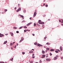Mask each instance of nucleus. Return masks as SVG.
<instances>
[{"label": "nucleus", "mask_w": 63, "mask_h": 63, "mask_svg": "<svg viewBox=\"0 0 63 63\" xmlns=\"http://www.w3.org/2000/svg\"><path fill=\"white\" fill-rule=\"evenodd\" d=\"M26 31H28V30H27Z\"/></svg>", "instance_id": "0e129e2a"}, {"label": "nucleus", "mask_w": 63, "mask_h": 63, "mask_svg": "<svg viewBox=\"0 0 63 63\" xmlns=\"http://www.w3.org/2000/svg\"><path fill=\"white\" fill-rule=\"evenodd\" d=\"M56 57H58V55H56Z\"/></svg>", "instance_id": "a19ab883"}, {"label": "nucleus", "mask_w": 63, "mask_h": 63, "mask_svg": "<svg viewBox=\"0 0 63 63\" xmlns=\"http://www.w3.org/2000/svg\"><path fill=\"white\" fill-rule=\"evenodd\" d=\"M11 61H13V59H11Z\"/></svg>", "instance_id": "13d9d810"}, {"label": "nucleus", "mask_w": 63, "mask_h": 63, "mask_svg": "<svg viewBox=\"0 0 63 63\" xmlns=\"http://www.w3.org/2000/svg\"><path fill=\"white\" fill-rule=\"evenodd\" d=\"M18 10L20 11H21V8H19L18 9Z\"/></svg>", "instance_id": "aec40b11"}, {"label": "nucleus", "mask_w": 63, "mask_h": 63, "mask_svg": "<svg viewBox=\"0 0 63 63\" xmlns=\"http://www.w3.org/2000/svg\"><path fill=\"white\" fill-rule=\"evenodd\" d=\"M30 20H31V17H30Z\"/></svg>", "instance_id": "603ef678"}, {"label": "nucleus", "mask_w": 63, "mask_h": 63, "mask_svg": "<svg viewBox=\"0 0 63 63\" xmlns=\"http://www.w3.org/2000/svg\"><path fill=\"white\" fill-rule=\"evenodd\" d=\"M18 6H19V4H18Z\"/></svg>", "instance_id": "680f3d73"}, {"label": "nucleus", "mask_w": 63, "mask_h": 63, "mask_svg": "<svg viewBox=\"0 0 63 63\" xmlns=\"http://www.w3.org/2000/svg\"><path fill=\"white\" fill-rule=\"evenodd\" d=\"M4 35L3 34L0 33V37H4Z\"/></svg>", "instance_id": "7ed1b4c3"}, {"label": "nucleus", "mask_w": 63, "mask_h": 63, "mask_svg": "<svg viewBox=\"0 0 63 63\" xmlns=\"http://www.w3.org/2000/svg\"><path fill=\"white\" fill-rule=\"evenodd\" d=\"M24 20H23V21H22V22H24Z\"/></svg>", "instance_id": "864d4df0"}, {"label": "nucleus", "mask_w": 63, "mask_h": 63, "mask_svg": "<svg viewBox=\"0 0 63 63\" xmlns=\"http://www.w3.org/2000/svg\"><path fill=\"white\" fill-rule=\"evenodd\" d=\"M16 33H19V32H18V31H16Z\"/></svg>", "instance_id": "2f4dec72"}, {"label": "nucleus", "mask_w": 63, "mask_h": 63, "mask_svg": "<svg viewBox=\"0 0 63 63\" xmlns=\"http://www.w3.org/2000/svg\"><path fill=\"white\" fill-rule=\"evenodd\" d=\"M4 63V62H2L1 63Z\"/></svg>", "instance_id": "338daca9"}, {"label": "nucleus", "mask_w": 63, "mask_h": 63, "mask_svg": "<svg viewBox=\"0 0 63 63\" xmlns=\"http://www.w3.org/2000/svg\"><path fill=\"white\" fill-rule=\"evenodd\" d=\"M7 9H5L4 10V12H7Z\"/></svg>", "instance_id": "cd10ccee"}, {"label": "nucleus", "mask_w": 63, "mask_h": 63, "mask_svg": "<svg viewBox=\"0 0 63 63\" xmlns=\"http://www.w3.org/2000/svg\"><path fill=\"white\" fill-rule=\"evenodd\" d=\"M27 28V27H26V26H24V28Z\"/></svg>", "instance_id": "4be33fe9"}, {"label": "nucleus", "mask_w": 63, "mask_h": 63, "mask_svg": "<svg viewBox=\"0 0 63 63\" xmlns=\"http://www.w3.org/2000/svg\"><path fill=\"white\" fill-rule=\"evenodd\" d=\"M19 16H21V17H22V18H23V17H24V16H23L21 15H19Z\"/></svg>", "instance_id": "9b49d317"}, {"label": "nucleus", "mask_w": 63, "mask_h": 63, "mask_svg": "<svg viewBox=\"0 0 63 63\" xmlns=\"http://www.w3.org/2000/svg\"><path fill=\"white\" fill-rule=\"evenodd\" d=\"M32 22L29 23L28 24H27V26H29V25H30V24H32Z\"/></svg>", "instance_id": "39448f33"}, {"label": "nucleus", "mask_w": 63, "mask_h": 63, "mask_svg": "<svg viewBox=\"0 0 63 63\" xmlns=\"http://www.w3.org/2000/svg\"><path fill=\"white\" fill-rule=\"evenodd\" d=\"M13 45V43H11L10 44V46H12V45Z\"/></svg>", "instance_id": "c9c22d12"}, {"label": "nucleus", "mask_w": 63, "mask_h": 63, "mask_svg": "<svg viewBox=\"0 0 63 63\" xmlns=\"http://www.w3.org/2000/svg\"><path fill=\"white\" fill-rule=\"evenodd\" d=\"M41 20H39L38 21V23L39 24H40L41 22H41Z\"/></svg>", "instance_id": "2eb2a0df"}, {"label": "nucleus", "mask_w": 63, "mask_h": 63, "mask_svg": "<svg viewBox=\"0 0 63 63\" xmlns=\"http://www.w3.org/2000/svg\"><path fill=\"white\" fill-rule=\"evenodd\" d=\"M37 46H38V47H43V45L40 44H39L38 43H37Z\"/></svg>", "instance_id": "f03ea898"}, {"label": "nucleus", "mask_w": 63, "mask_h": 63, "mask_svg": "<svg viewBox=\"0 0 63 63\" xmlns=\"http://www.w3.org/2000/svg\"><path fill=\"white\" fill-rule=\"evenodd\" d=\"M15 10H16V7H15Z\"/></svg>", "instance_id": "09e8293b"}, {"label": "nucleus", "mask_w": 63, "mask_h": 63, "mask_svg": "<svg viewBox=\"0 0 63 63\" xmlns=\"http://www.w3.org/2000/svg\"><path fill=\"white\" fill-rule=\"evenodd\" d=\"M62 22H63V20H62Z\"/></svg>", "instance_id": "774afa93"}, {"label": "nucleus", "mask_w": 63, "mask_h": 63, "mask_svg": "<svg viewBox=\"0 0 63 63\" xmlns=\"http://www.w3.org/2000/svg\"><path fill=\"white\" fill-rule=\"evenodd\" d=\"M57 58H57L56 57H55L54 59V60H56L57 59Z\"/></svg>", "instance_id": "6e6552de"}, {"label": "nucleus", "mask_w": 63, "mask_h": 63, "mask_svg": "<svg viewBox=\"0 0 63 63\" xmlns=\"http://www.w3.org/2000/svg\"><path fill=\"white\" fill-rule=\"evenodd\" d=\"M45 23L44 22H41L40 23V24H44Z\"/></svg>", "instance_id": "9d476101"}, {"label": "nucleus", "mask_w": 63, "mask_h": 63, "mask_svg": "<svg viewBox=\"0 0 63 63\" xmlns=\"http://www.w3.org/2000/svg\"><path fill=\"white\" fill-rule=\"evenodd\" d=\"M23 28V26L19 28V29H21V28Z\"/></svg>", "instance_id": "f3484780"}, {"label": "nucleus", "mask_w": 63, "mask_h": 63, "mask_svg": "<svg viewBox=\"0 0 63 63\" xmlns=\"http://www.w3.org/2000/svg\"><path fill=\"white\" fill-rule=\"evenodd\" d=\"M24 40V38H23V39H21V40L22 41H23Z\"/></svg>", "instance_id": "bb28decb"}, {"label": "nucleus", "mask_w": 63, "mask_h": 63, "mask_svg": "<svg viewBox=\"0 0 63 63\" xmlns=\"http://www.w3.org/2000/svg\"><path fill=\"white\" fill-rule=\"evenodd\" d=\"M45 6L46 7H48V5H47V4H46Z\"/></svg>", "instance_id": "393cba45"}, {"label": "nucleus", "mask_w": 63, "mask_h": 63, "mask_svg": "<svg viewBox=\"0 0 63 63\" xmlns=\"http://www.w3.org/2000/svg\"><path fill=\"white\" fill-rule=\"evenodd\" d=\"M34 55H35L34 54H33L32 55V56H34Z\"/></svg>", "instance_id": "49530a36"}, {"label": "nucleus", "mask_w": 63, "mask_h": 63, "mask_svg": "<svg viewBox=\"0 0 63 63\" xmlns=\"http://www.w3.org/2000/svg\"><path fill=\"white\" fill-rule=\"evenodd\" d=\"M55 52L56 53H58V51H55Z\"/></svg>", "instance_id": "b1692460"}, {"label": "nucleus", "mask_w": 63, "mask_h": 63, "mask_svg": "<svg viewBox=\"0 0 63 63\" xmlns=\"http://www.w3.org/2000/svg\"><path fill=\"white\" fill-rule=\"evenodd\" d=\"M33 51H31V53H33Z\"/></svg>", "instance_id": "de8ad7c7"}, {"label": "nucleus", "mask_w": 63, "mask_h": 63, "mask_svg": "<svg viewBox=\"0 0 63 63\" xmlns=\"http://www.w3.org/2000/svg\"><path fill=\"white\" fill-rule=\"evenodd\" d=\"M50 51H54V49H51L50 50Z\"/></svg>", "instance_id": "ddd939ff"}, {"label": "nucleus", "mask_w": 63, "mask_h": 63, "mask_svg": "<svg viewBox=\"0 0 63 63\" xmlns=\"http://www.w3.org/2000/svg\"><path fill=\"white\" fill-rule=\"evenodd\" d=\"M15 43V42H14L13 43V44H14Z\"/></svg>", "instance_id": "5fc2aeb1"}, {"label": "nucleus", "mask_w": 63, "mask_h": 63, "mask_svg": "<svg viewBox=\"0 0 63 63\" xmlns=\"http://www.w3.org/2000/svg\"><path fill=\"white\" fill-rule=\"evenodd\" d=\"M58 50V49H56V50Z\"/></svg>", "instance_id": "69168bd1"}, {"label": "nucleus", "mask_w": 63, "mask_h": 63, "mask_svg": "<svg viewBox=\"0 0 63 63\" xmlns=\"http://www.w3.org/2000/svg\"><path fill=\"white\" fill-rule=\"evenodd\" d=\"M37 42H35L34 43V44L35 45H36V46H37Z\"/></svg>", "instance_id": "a211bd4d"}, {"label": "nucleus", "mask_w": 63, "mask_h": 63, "mask_svg": "<svg viewBox=\"0 0 63 63\" xmlns=\"http://www.w3.org/2000/svg\"><path fill=\"white\" fill-rule=\"evenodd\" d=\"M5 35H6V36H7V35H8V34H5Z\"/></svg>", "instance_id": "a18cd8bd"}, {"label": "nucleus", "mask_w": 63, "mask_h": 63, "mask_svg": "<svg viewBox=\"0 0 63 63\" xmlns=\"http://www.w3.org/2000/svg\"><path fill=\"white\" fill-rule=\"evenodd\" d=\"M41 62H42V61H41V60H40L39 61V63H41Z\"/></svg>", "instance_id": "f704fd0d"}, {"label": "nucleus", "mask_w": 63, "mask_h": 63, "mask_svg": "<svg viewBox=\"0 0 63 63\" xmlns=\"http://www.w3.org/2000/svg\"><path fill=\"white\" fill-rule=\"evenodd\" d=\"M58 51H60V50L59 49H58Z\"/></svg>", "instance_id": "e2e57ef3"}, {"label": "nucleus", "mask_w": 63, "mask_h": 63, "mask_svg": "<svg viewBox=\"0 0 63 63\" xmlns=\"http://www.w3.org/2000/svg\"><path fill=\"white\" fill-rule=\"evenodd\" d=\"M36 15H37V13H36V12H34V15H33V17H35V16H36Z\"/></svg>", "instance_id": "f257e3e1"}, {"label": "nucleus", "mask_w": 63, "mask_h": 63, "mask_svg": "<svg viewBox=\"0 0 63 63\" xmlns=\"http://www.w3.org/2000/svg\"><path fill=\"white\" fill-rule=\"evenodd\" d=\"M32 35L33 36H35V34H34L32 33Z\"/></svg>", "instance_id": "79ce46f5"}, {"label": "nucleus", "mask_w": 63, "mask_h": 63, "mask_svg": "<svg viewBox=\"0 0 63 63\" xmlns=\"http://www.w3.org/2000/svg\"><path fill=\"white\" fill-rule=\"evenodd\" d=\"M46 56V55H42V57H41V58H44V57H45Z\"/></svg>", "instance_id": "20e7f679"}, {"label": "nucleus", "mask_w": 63, "mask_h": 63, "mask_svg": "<svg viewBox=\"0 0 63 63\" xmlns=\"http://www.w3.org/2000/svg\"><path fill=\"white\" fill-rule=\"evenodd\" d=\"M47 50H46V51H45L46 52H47Z\"/></svg>", "instance_id": "8fccbe9b"}, {"label": "nucleus", "mask_w": 63, "mask_h": 63, "mask_svg": "<svg viewBox=\"0 0 63 63\" xmlns=\"http://www.w3.org/2000/svg\"><path fill=\"white\" fill-rule=\"evenodd\" d=\"M22 42V41L21 40L19 41V43H20Z\"/></svg>", "instance_id": "e433bc0d"}, {"label": "nucleus", "mask_w": 63, "mask_h": 63, "mask_svg": "<svg viewBox=\"0 0 63 63\" xmlns=\"http://www.w3.org/2000/svg\"><path fill=\"white\" fill-rule=\"evenodd\" d=\"M43 5H44V6H45V3H44L43 4Z\"/></svg>", "instance_id": "6e6d98bb"}, {"label": "nucleus", "mask_w": 63, "mask_h": 63, "mask_svg": "<svg viewBox=\"0 0 63 63\" xmlns=\"http://www.w3.org/2000/svg\"><path fill=\"white\" fill-rule=\"evenodd\" d=\"M36 26V23H34V26Z\"/></svg>", "instance_id": "412c9836"}, {"label": "nucleus", "mask_w": 63, "mask_h": 63, "mask_svg": "<svg viewBox=\"0 0 63 63\" xmlns=\"http://www.w3.org/2000/svg\"><path fill=\"white\" fill-rule=\"evenodd\" d=\"M22 54H25V52H22Z\"/></svg>", "instance_id": "c756f323"}, {"label": "nucleus", "mask_w": 63, "mask_h": 63, "mask_svg": "<svg viewBox=\"0 0 63 63\" xmlns=\"http://www.w3.org/2000/svg\"><path fill=\"white\" fill-rule=\"evenodd\" d=\"M42 53L43 54H45V52L43 50L42 51Z\"/></svg>", "instance_id": "0eeeda50"}, {"label": "nucleus", "mask_w": 63, "mask_h": 63, "mask_svg": "<svg viewBox=\"0 0 63 63\" xmlns=\"http://www.w3.org/2000/svg\"><path fill=\"white\" fill-rule=\"evenodd\" d=\"M47 37L46 36L44 38V39H47Z\"/></svg>", "instance_id": "72a5a7b5"}, {"label": "nucleus", "mask_w": 63, "mask_h": 63, "mask_svg": "<svg viewBox=\"0 0 63 63\" xmlns=\"http://www.w3.org/2000/svg\"><path fill=\"white\" fill-rule=\"evenodd\" d=\"M46 58H47V57H48V56H46Z\"/></svg>", "instance_id": "052dcab7"}, {"label": "nucleus", "mask_w": 63, "mask_h": 63, "mask_svg": "<svg viewBox=\"0 0 63 63\" xmlns=\"http://www.w3.org/2000/svg\"><path fill=\"white\" fill-rule=\"evenodd\" d=\"M24 32H26V30H24Z\"/></svg>", "instance_id": "ea45409f"}, {"label": "nucleus", "mask_w": 63, "mask_h": 63, "mask_svg": "<svg viewBox=\"0 0 63 63\" xmlns=\"http://www.w3.org/2000/svg\"><path fill=\"white\" fill-rule=\"evenodd\" d=\"M10 34H11V35L12 36H13L14 35V34H13V33L10 32Z\"/></svg>", "instance_id": "423d86ee"}, {"label": "nucleus", "mask_w": 63, "mask_h": 63, "mask_svg": "<svg viewBox=\"0 0 63 63\" xmlns=\"http://www.w3.org/2000/svg\"><path fill=\"white\" fill-rule=\"evenodd\" d=\"M29 53H31V51H30L29 52Z\"/></svg>", "instance_id": "3c124183"}, {"label": "nucleus", "mask_w": 63, "mask_h": 63, "mask_svg": "<svg viewBox=\"0 0 63 63\" xmlns=\"http://www.w3.org/2000/svg\"><path fill=\"white\" fill-rule=\"evenodd\" d=\"M19 10H18V9L16 11V12H19Z\"/></svg>", "instance_id": "7c9ffc66"}, {"label": "nucleus", "mask_w": 63, "mask_h": 63, "mask_svg": "<svg viewBox=\"0 0 63 63\" xmlns=\"http://www.w3.org/2000/svg\"><path fill=\"white\" fill-rule=\"evenodd\" d=\"M59 22H61V21L60 20H59Z\"/></svg>", "instance_id": "4c0bfd02"}, {"label": "nucleus", "mask_w": 63, "mask_h": 63, "mask_svg": "<svg viewBox=\"0 0 63 63\" xmlns=\"http://www.w3.org/2000/svg\"><path fill=\"white\" fill-rule=\"evenodd\" d=\"M50 59H48V61H50Z\"/></svg>", "instance_id": "473e14b6"}, {"label": "nucleus", "mask_w": 63, "mask_h": 63, "mask_svg": "<svg viewBox=\"0 0 63 63\" xmlns=\"http://www.w3.org/2000/svg\"><path fill=\"white\" fill-rule=\"evenodd\" d=\"M11 49H13V48L12 47H11Z\"/></svg>", "instance_id": "bf43d9fd"}, {"label": "nucleus", "mask_w": 63, "mask_h": 63, "mask_svg": "<svg viewBox=\"0 0 63 63\" xmlns=\"http://www.w3.org/2000/svg\"><path fill=\"white\" fill-rule=\"evenodd\" d=\"M46 49L47 50H49V48H47Z\"/></svg>", "instance_id": "dca6fc26"}, {"label": "nucleus", "mask_w": 63, "mask_h": 63, "mask_svg": "<svg viewBox=\"0 0 63 63\" xmlns=\"http://www.w3.org/2000/svg\"><path fill=\"white\" fill-rule=\"evenodd\" d=\"M50 56H51V55H52V54H51V53H50Z\"/></svg>", "instance_id": "c85d7f7f"}, {"label": "nucleus", "mask_w": 63, "mask_h": 63, "mask_svg": "<svg viewBox=\"0 0 63 63\" xmlns=\"http://www.w3.org/2000/svg\"><path fill=\"white\" fill-rule=\"evenodd\" d=\"M60 49L61 50H62V47L61 46L60 47Z\"/></svg>", "instance_id": "f8f14e48"}, {"label": "nucleus", "mask_w": 63, "mask_h": 63, "mask_svg": "<svg viewBox=\"0 0 63 63\" xmlns=\"http://www.w3.org/2000/svg\"><path fill=\"white\" fill-rule=\"evenodd\" d=\"M61 59H63V58L62 57H61Z\"/></svg>", "instance_id": "4d7b16f0"}, {"label": "nucleus", "mask_w": 63, "mask_h": 63, "mask_svg": "<svg viewBox=\"0 0 63 63\" xmlns=\"http://www.w3.org/2000/svg\"><path fill=\"white\" fill-rule=\"evenodd\" d=\"M35 56H32V58H35Z\"/></svg>", "instance_id": "c03bdc74"}, {"label": "nucleus", "mask_w": 63, "mask_h": 63, "mask_svg": "<svg viewBox=\"0 0 63 63\" xmlns=\"http://www.w3.org/2000/svg\"><path fill=\"white\" fill-rule=\"evenodd\" d=\"M16 46L15 45L14 47V48H16Z\"/></svg>", "instance_id": "58836bf2"}, {"label": "nucleus", "mask_w": 63, "mask_h": 63, "mask_svg": "<svg viewBox=\"0 0 63 63\" xmlns=\"http://www.w3.org/2000/svg\"><path fill=\"white\" fill-rule=\"evenodd\" d=\"M16 46H18V43H17L16 45Z\"/></svg>", "instance_id": "37998d69"}, {"label": "nucleus", "mask_w": 63, "mask_h": 63, "mask_svg": "<svg viewBox=\"0 0 63 63\" xmlns=\"http://www.w3.org/2000/svg\"><path fill=\"white\" fill-rule=\"evenodd\" d=\"M46 45H50V44L48 42L46 43Z\"/></svg>", "instance_id": "1a4fd4ad"}, {"label": "nucleus", "mask_w": 63, "mask_h": 63, "mask_svg": "<svg viewBox=\"0 0 63 63\" xmlns=\"http://www.w3.org/2000/svg\"><path fill=\"white\" fill-rule=\"evenodd\" d=\"M7 43V41H6L4 42L3 44H6V43Z\"/></svg>", "instance_id": "4468645a"}, {"label": "nucleus", "mask_w": 63, "mask_h": 63, "mask_svg": "<svg viewBox=\"0 0 63 63\" xmlns=\"http://www.w3.org/2000/svg\"><path fill=\"white\" fill-rule=\"evenodd\" d=\"M13 28L14 29H16V28L15 27H13Z\"/></svg>", "instance_id": "6ab92c4d"}, {"label": "nucleus", "mask_w": 63, "mask_h": 63, "mask_svg": "<svg viewBox=\"0 0 63 63\" xmlns=\"http://www.w3.org/2000/svg\"><path fill=\"white\" fill-rule=\"evenodd\" d=\"M46 60L47 61H48V59L47 58L46 59Z\"/></svg>", "instance_id": "a878e982"}, {"label": "nucleus", "mask_w": 63, "mask_h": 63, "mask_svg": "<svg viewBox=\"0 0 63 63\" xmlns=\"http://www.w3.org/2000/svg\"><path fill=\"white\" fill-rule=\"evenodd\" d=\"M23 12L24 13H26V10H23Z\"/></svg>", "instance_id": "5701e85b"}]
</instances>
